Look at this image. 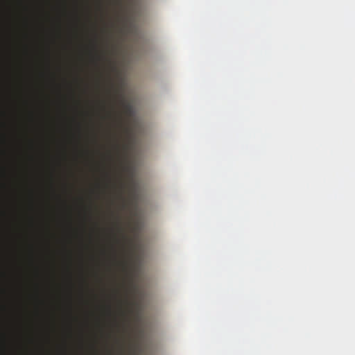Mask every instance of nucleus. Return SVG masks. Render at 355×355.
<instances>
[{"label":"nucleus","mask_w":355,"mask_h":355,"mask_svg":"<svg viewBox=\"0 0 355 355\" xmlns=\"http://www.w3.org/2000/svg\"><path fill=\"white\" fill-rule=\"evenodd\" d=\"M119 103L122 106V113L112 112L109 114V116L114 119L115 124L119 127L123 126V117L122 114L127 116H131L133 114V108L132 106L127 103L123 98H121Z\"/></svg>","instance_id":"nucleus-1"},{"label":"nucleus","mask_w":355,"mask_h":355,"mask_svg":"<svg viewBox=\"0 0 355 355\" xmlns=\"http://www.w3.org/2000/svg\"><path fill=\"white\" fill-rule=\"evenodd\" d=\"M116 230L118 233L121 236V239L116 238L115 236V241L118 244H120L123 247V250H124V241L126 240V236L124 232L123 228L121 227L120 222L118 220L115 224Z\"/></svg>","instance_id":"nucleus-2"},{"label":"nucleus","mask_w":355,"mask_h":355,"mask_svg":"<svg viewBox=\"0 0 355 355\" xmlns=\"http://www.w3.org/2000/svg\"><path fill=\"white\" fill-rule=\"evenodd\" d=\"M119 263L122 267L123 270H127L128 263L125 260H122L121 261H119Z\"/></svg>","instance_id":"nucleus-3"},{"label":"nucleus","mask_w":355,"mask_h":355,"mask_svg":"<svg viewBox=\"0 0 355 355\" xmlns=\"http://www.w3.org/2000/svg\"><path fill=\"white\" fill-rule=\"evenodd\" d=\"M122 188V184H121L120 190H121ZM119 196H121V191H120Z\"/></svg>","instance_id":"nucleus-4"},{"label":"nucleus","mask_w":355,"mask_h":355,"mask_svg":"<svg viewBox=\"0 0 355 355\" xmlns=\"http://www.w3.org/2000/svg\"><path fill=\"white\" fill-rule=\"evenodd\" d=\"M121 313H122V314H123V315H126L125 312V311H123Z\"/></svg>","instance_id":"nucleus-5"},{"label":"nucleus","mask_w":355,"mask_h":355,"mask_svg":"<svg viewBox=\"0 0 355 355\" xmlns=\"http://www.w3.org/2000/svg\"><path fill=\"white\" fill-rule=\"evenodd\" d=\"M124 302H125V304H128V302L127 300H125Z\"/></svg>","instance_id":"nucleus-6"}]
</instances>
